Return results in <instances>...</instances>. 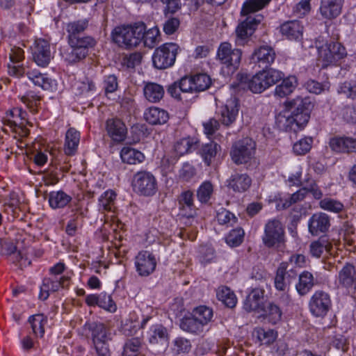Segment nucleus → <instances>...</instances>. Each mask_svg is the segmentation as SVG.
<instances>
[{"instance_id":"obj_1","label":"nucleus","mask_w":356,"mask_h":356,"mask_svg":"<svg viewBox=\"0 0 356 356\" xmlns=\"http://www.w3.org/2000/svg\"><path fill=\"white\" fill-rule=\"evenodd\" d=\"M271 0H246L241 8V15L247 16L236 29V42L243 44L244 41L250 37L263 20L261 15H251L266 7Z\"/></svg>"},{"instance_id":"obj_2","label":"nucleus","mask_w":356,"mask_h":356,"mask_svg":"<svg viewBox=\"0 0 356 356\" xmlns=\"http://www.w3.org/2000/svg\"><path fill=\"white\" fill-rule=\"evenodd\" d=\"M143 31V22L135 23L134 25H121L114 28L111 32V38L120 47L131 49L141 42Z\"/></svg>"},{"instance_id":"obj_3","label":"nucleus","mask_w":356,"mask_h":356,"mask_svg":"<svg viewBox=\"0 0 356 356\" xmlns=\"http://www.w3.org/2000/svg\"><path fill=\"white\" fill-rule=\"evenodd\" d=\"M312 106L308 97H297L288 102L287 107L291 111V115L287 117L286 121L291 129L296 131V129H301L307 124Z\"/></svg>"},{"instance_id":"obj_4","label":"nucleus","mask_w":356,"mask_h":356,"mask_svg":"<svg viewBox=\"0 0 356 356\" xmlns=\"http://www.w3.org/2000/svg\"><path fill=\"white\" fill-rule=\"evenodd\" d=\"M242 57L240 49L233 48L229 42H222L217 50L216 60L222 65V72L227 76L233 74L239 67Z\"/></svg>"},{"instance_id":"obj_5","label":"nucleus","mask_w":356,"mask_h":356,"mask_svg":"<svg viewBox=\"0 0 356 356\" xmlns=\"http://www.w3.org/2000/svg\"><path fill=\"white\" fill-rule=\"evenodd\" d=\"M262 241L267 248H279L285 241L284 227L276 219L269 220L264 226Z\"/></svg>"},{"instance_id":"obj_6","label":"nucleus","mask_w":356,"mask_h":356,"mask_svg":"<svg viewBox=\"0 0 356 356\" xmlns=\"http://www.w3.org/2000/svg\"><path fill=\"white\" fill-rule=\"evenodd\" d=\"M134 190L140 195L149 197L156 194L158 186L156 177L150 172H137L133 177Z\"/></svg>"},{"instance_id":"obj_7","label":"nucleus","mask_w":356,"mask_h":356,"mask_svg":"<svg viewBox=\"0 0 356 356\" xmlns=\"http://www.w3.org/2000/svg\"><path fill=\"white\" fill-rule=\"evenodd\" d=\"M318 57L324 63L323 67L334 64L343 58L346 55L345 47L339 42H332L320 45V42H316Z\"/></svg>"},{"instance_id":"obj_8","label":"nucleus","mask_w":356,"mask_h":356,"mask_svg":"<svg viewBox=\"0 0 356 356\" xmlns=\"http://www.w3.org/2000/svg\"><path fill=\"white\" fill-rule=\"evenodd\" d=\"M256 143L250 138H244L236 142L232 147L230 155L236 164L246 163L254 158Z\"/></svg>"},{"instance_id":"obj_9","label":"nucleus","mask_w":356,"mask_h":356,"mask_svg":"<svg viewBox=\"0 0 356 356\" xmlns=\"http://www.w3.org/2000/svg\"><path fill=\"white\" fill-rule=\"evenodd\" d=\"M178 49L179 47L175 43H165L156 49L152 56L154 66L163 70L173 65Z\"/></svg>"},{"instance_id":"obj_10","label":"nucleus","mask_w":356,"mask_h":356,"mask_svg":"<svg viewBox=\"0 0 356 356\" xmlns=\"http://www.w3.org/2000/svg\"><path fill=\"white\" fill-rule=\"evenodd\" d=\"M289 265L286 263H282L277 268L276 276L275 277V289L284 293L283 298L288 302L291 301V297L288 294L290 285L294 281L298 275V273L293 268L288 269Z\"/></svg>"},{"instance_id":"obj_11","label":"nucleus","mask_w":356,"mask_h":356,"mask_svg":"<svg viewBox=\"0 0 356 356\" xmlns=\"http://www.w3.org/2000/svg\"><path fill=\"white\" fill-rule=\"evenodd\" d=\"M332 306L330 295L323 291H316L311 297L309 311L316 317H324Z\"/></svg>"},{"instance_id":"obj_12","label":"nucleus","mask_w":356,"mask_h":356,"mask_svg":"<svg viewBox=\"0 0 356 356\" xmlns=\"http://www.w3.org/2000/svg\"><path fill=\"white\" fill-rule=\"evenodd\" d=\"M156 264L155 256L147 250L139 252L134 259L136 270L141 277L151 275L155 270Z\"/></svg>"},{"instance_id":"obj_13","label":"nucleus","mask_w":356,"mask_h":356,"mask_svg":"<svg viewBox=\"0 0 356 356\" xmlns=\"http://www.w3.org/2000/svg\"><path fill=\"white\" fill-rule=\"evenodd\" d=\"M339 288L344 289L349 293L356 291V267L350 264H346L339 271L337 277Z\"/></svg>"},{"instance_id":"obj_14","label":"nucleus","mask_w":356,"mask_h":356,"mask_svg":"<svg viewBox=\"0 0 356 356\" xmlns=\"http://www.w3.org/2000/svg\"><path fill=\"white\" fill-rule=\"evenodd\" d=\"M95 44L92 38L86 36L85 40L78 42L76 45L70 44V49L65 53V60L71 64L80 61L88 54V48L93 47Z\"/></svg>"},{"instance_id":"obj_15","label":"nucleus","mask_w":356,"mask_h":356,"mask_svg":"<svg viewBox=\"0 0 356 356\" xmlns=\"http://www.w3.org/2000/svg\"><path fill=\"white\" fill-rule=\"evenodd\" d=\"M70 278L67 276L49 277L44 278L40 287L39 298L43 300L47 299L50 292L58 291L60 288L69 285Z\"/></svg>"},{"instance_id":"obj_16","label":"nucleus","mask_w":356,"mask_h":356,"mask_svg":"<svg viewBox=\"0 0 356 356\" xmlns=\"http://www.w3.org/2000/svg\"><path fill=\"white\" fill-rule=\"evenodd\" d=\"M238 103L236 97H231L226 101V103L219 108L218 114L221 123L228 127L233 124L238 115Z\"/></svg>"},{"instance_id":"obj_17","label":"nucleus","mask_w":356,"mask_h":356,"mask_svg":"<svg viewBox=\"0 0 356 356\" xmlns=\"http://www.w3.org/2000/svg\"><path fill=\"white\" fill-rule=\"evenodd\" d=\"M33 57L35 63L40 67H46L52 58L49 43L43 39L35 40Z\"/></svg>"},{"instance_id":"obj_18","label":"nucleus","mask_w":356,"mask_h":356,"mask_svg":"<svg viewBox=\"0 0 356 356\" xmlns=\"http://www.w3.org/2000/svg\"><path fill=\"white\" fill-rule=\"evenodd\" d=\"M106 130L108 136L115 143H121L126 139L127 129L119 118H110L106 122Z\"/></svg>"},{"instance_id":"obj_19","label":"nucleus","mask_w":356,"mask_h":356,"mask_svg":"<svg viewBox=\"0 0 356 356\" xmlns=\"http://www.w3.org/2000/svg\"><path fill=\"white\" fill-rule=\"evenodd\" d=\"M330 227L329 216L322 212L313 214L308 222L309 232L313 236H318L326 232Z\"/></svg>"},{"instance_id":"obj_20","label":"nucleus","mask_w":356,"mask_h":356,"mask_svg":"<svg viewBox=\"0 0 356 356\" xmlns=\"http://www.w3.org/2000/svg\"><path fill=\"white\" fill-rule=\"evenodd\" d=\"M88 20L81 19L69 22L66 26L69 44L76 45L78 42H82L86 37H81L80 35L88 28Z\"/></svg>"},{"instance_id":"obj_21","label":"nucleus","mask_w":356,"mask_h":356,"mask_svg":"<svg viewBox=\"0 0 356 356\" xmlns=\"http://www.w3.org/2000/svg\"><path fill=\"white\" fill-rule=\"evenodd\" d=\"M10 63H8V73L10 75L21 76L25 73V69L20 64L24 58V51L19 47H13L9 54Z\"/></svg>"},{"instance_id":"obj_22","label":"nucleus","mask_w":356,"mask_h":356,"mask_svg":"<svg viewBox=\"0 0 356 356\" xmlns=\"http://www.w3.org/2000/svg\"><path fill=\"white\" fill-rule=\"evenodd\" d=\"M275 52L269 46H262L256 49L253 52L251 60L257 63L259 67L266 68L270 65L275 59Z\"/></svg>"},{"instance_id":"obj_23","label":"nucleus","mask_w":356,"mask_h":356,"mask_svg":"<svg viewBox=\"0 0 356 356\" xmlns=\"http://www.w3.org/2000/svg\"><path fill=\"white\" fill-rule=\"evenodd\" d=\"M180 329L187 333L195 336L204 335L208 330L202 325V323L189 313L184 316L179 321Z\"/></svg>"},{"instance_id":"obj_24","label":"nucleus","mask_w":356,"mask_h":356,"mask_svg":"<svg viewBox=\"0 0 356 356\" xmlns=\"http://www.w3.org/2000/svg\"><path fill=\"white\" fill-rule=\"evenodd\" d=\"M256 76L259 80L260 87L264 92L282 80L284 75L281 71L270 68L259 71Z\"/></svg>"},{"instance_id":"obj_25","label":"nucleus","mask_w":356,"mask_h":356,"mask_svg":"<svg viewBox=\"0 0 356 356\" xmlns=\"http://www.w3.org/2000/svg\"><path fill=\"white\" fill-rule=\"evenodd\" d=\"M330 147L337 153H355L356 138L351 137H334L330 139Z\"/></svg>"},{"instance_id":"obj_26","label":"nucleus","mask_w":356,"mask_h":356,"mask_svg":"<svg viewBox=\"0 0 356 356\" xmlns=\"http://www.w3.org/2000/svg\"><path fill=\"white\" fill-rule=\"evenodd\" d=\"M343 3L344 0H321L320 13L325 19L336 18L341 13Z\"/></svg>"},{"instance_id":"obj_27","label":"nucleus","mask_w":356,"mask_h":356,"mask_svg":"<svg viewBox=\"0 0 356 356\" xmlns=\"http://www.w3.org/2000/svg\"><path fill=\"white\" fill-rule=\"evenodd\" d=\"M280 32L287 39L297 40L302 38L303 26L298 20L288 21L280 26Z\"/></svg>"},{"instance_id":"obj_28","label":"nucleus","mask_w":356,"mask_h":356,"mask_svg":"<svg viewBox=\"0 0 356 356\" xmlns=\"http://www.w3.org/2000/svg\"><path fill=\"white\" fill-rule=\"evenodd\" d=\"M252 179L247 174L235 173L227 179V186L235 192L243 193L251 186Z\"/></svg>"},{"instance_id":"obj_29","label":"nucleus","mask_w":356,"mask_h":356,"mask_svg":"<svg viewBox=\"0 0 356 356\" xmlns=\"http://www.w3.org/2000/svg\"><path fill=\"white\" fill-rule=\"evenodd\" d=\"M163 87L154 82H144L143 95L145 98L151 103H157L163 97Z\"/></svg>"},{"instance_id":"obj_30","label":"nucleus","mask_w":356,"mask_h":356,"mask_svg":"<svg viewBox=\"0 0 356 356\" xmlns=\"http://www.w3.org/2000/svg\"><path fill=\"white\" fill-rule=\"evenodd\" d=\"M145 120L151 124H163L169 119L168 113L159 107L152 106L146 110L144 113Z\"/></svg>"},{"instance_id":"obj_31","label":"nucleus","mask_w":356,"mask_h":356,"mask_svg":"<svg viewBox=\"0 0 356 356\" xmlns=\"http://www.w3.org/2000/svg\"><path fill=\"white\" fill-rule=\"evenodd\" d=\"M264 290L254 289L247 296L244 302V309L248 312L259 311L263 302Z\"/></svg>"},{"instance_id":"obj_32","label":"nucleus","mask_w":356,"mask_h":356,"mask_svg":"<svg viewBox=\"0 0 356 356\" xmlns=\"http://www.w3.org/2000/svg\"><path fill=\"white\" fill-rule=\"evenodd\" d=\"M80 141V133L74 128H70L65 134L64 151L67 155H74Z\"/></svg>"},{"instance_id":"obj_33","label":"nucleus","mask_w":356,"mask_h":356,"mask_svg":"<svg viewBox=\"0 0 356 356\" xmlns=\"http://www.w3.org/2000/svg\"><path fill=\"white\" fill-rule=\"evenodd\" d=\"M315 284V279L312 273L305 270L299 275L298 282L296 284L297 292L300 296L307 294Z\"/></svg>"},{"instance_id":"obj_34","label":"nucleus","mask_w":356,"mask_h":356,"mask_svg":"<svg viewBox=\"0 0 356 356\" xmlns=\"http://www.w3.org/2000/svg\"><path fill=\"white\" fill-rule=\"evenodd\" d=\"M191 314L209 331V325L212 321L213 311L206 305H200L193 309Z\"/></svg>"},{"instance_id":"obj_35","label":"nucleus","mask_w":356,"mask_h":356,"mask_svg":"<svg viewBox=\"0 0 356 356\" xmlns=\"http://www.w3.org/2000/svg\"><path fill=\"white\" fill-rule=\"evenodd\" d=\"M72 90L76 95H93L96 86L92 79L86 76L76 81L72 86Z\"/></svg>"},{"instance_id":"obj_36","label":"nucleus","mask_w":356,"mask_h":356,"mask_svg":"<svg viewBox=\"0 0 356 356\" xmlns=\"http://www.w3.org/2000/svg\"><path fill=\"white\" fill-rule=\"evenodd\" d=\"M120 158L122 162L136 165L145 160V155L141 152L131 147H124L120 151Z\"/></svg>"},{"instance_id":"obj_37","label":"nucleus","mask_w":356,"mask_h":356,"mask_svg":"<svg viewBox=\"0 0 356 356\" xmlns=\"http://www.w3.org/2000/svg\"><path fill=\"white\" fill-rule=\"evenodd\" d=\"M26 75L35 86L40 87L45 90L52 89L53 81L47 74H42L37 70H32L28 71Z\"/></svg>"},{"instance_id":"obj_38","label":"nucleus","mask_w":356,"mask_h":356,"mask_svg":"<svg viewBox=\"0 0 356 356\" xmlns=\"http://www.w3.org/2000/svg\"><path fill=\"white\" fill-rule=\"evenodd\" d=\"M178 200L182 214L188 218L193 217L195 213L193 193L191 191H184L180 194Z\"/></svg>"},{"instance_id":"obj_39","label":"nucleus","mask_w":356,"mask_h":356,"mask_svg":"<svg viewBox=\"0 0 356 356\" xmlns=\"http://www.w3.org/2000/svg\"><path fill=\"white\" fill-rule=\"evenodd\" d=\"M264 318L271 324L276 325L282 320V311L281 308L272 302H267L262 308Z\"/></svg>"},{"instance_id":"obj_40","label":"nucleus","mask_w":356,"mask_h":356,"mask_svg":"<svg viewBox=\"0 0 356 356\" xmlns=\"http://www.w3.org/2000/svg\"><path fill=\"white\" fill-rule=\"evenodd\" d=\"M1 245L3 248L1 253L10 255L13 262H18L21 267L31 264V261L24 258L20 252H16V247L13 243L4 241Z\"/></svg>"},{"instance_id":"obj_41","label":"nucleus","mask_w":356,"mask_h":356,"mask_svg":"<svg viewBox=\"0 0 356 356\" xmlns=\"http://www.w3.org/2000/svg\"><path fill=\"white\" fill-rule=\"evenodd\" d=\"M72 200V197L63 191H51L48 195L49 206L54 209L65 207Z\"/></svg>"},{"instance_id":"obj_42","label":"nucleus","mask_w":356,"mask_h":356,"mask_svg":"<svg viewBox=\"0 0 356 356\" xmlns=\"http://www.w3.org/2000/svg\"><path fill=\"white\" fill-rule=\"evenodd\" d=\"M216 296L219 301L225 306L233 308L236 306L237 298L234 293L228 287L221 286L216 291Z\"/></svg>"},{"instance_id":"obj_43","label":"nucleus","mask_w":356,"mask_h":356,"mask_svg":"<svg viewBox=\"0 0 356 356\" xmlns=\"http://www.w3.org/2000/svg\"><path fill=\"white\" fill-rule=\"evenodd\" d=\"M33 334L36 337H42L44 334V326L47 323V317L43 314H37L29 318Z\"/></svg>"},{"instance_id":"obj_44","label":"nucleus","mask_w":356,"mask_h":356,"mask_svg":"<svg viewBox=\"0 0 356 356\" xmlns=\"http://www.w3.org/2000/svg\"><path fill=\"white\" fill-rule=\"evenodd\" d=\"M298 85L297 78L294 76H289L284 79L282 83L277 86L275 94L280 97L290 95Z\"/></svg>"},{"instance_id":"obj_45","label":"nucleus","mask_w":356,"mask_h":356,"mask_svg":"<svg viewBox=\"0 0 356 356\" xmlns=\"http://www.w3.org/2000/svg\"><path fill=\"white\" fill-rule=\"evenodd\" d=\"M304 189H299L293 194H287L280 197L277 204L280 209H287L293 204L302 201L305 198Z\"/></svg>"},{"instance_id":"obj_46","label":"nucleus","mask_w":356,"mask_h":356,"mask_svg":"<svg viewBox=\"0 0 356 356\" xmlns=\"http://www.w3.org/2000/svg\"><path fill=\"white\" fill-rule=\"evenodd\" d=\"M220 150V146L219 145L214 142H210L209 143L202 145L200 150V153L204 163L207 165H209L213 159L216 157L217 153Z\"/></svg>"},{"instance_id":"obj_47","label":"nucleus","mask_w":356,"mask_h":356,"mask_svg":"<svg viewBox=\"0 0 356 356\" xmlns=\"http://www.w3.org/2000/svg\"><path fill=\"white\" fill-rule=\"evenodd\" d=\"M197 140L194 138H184L179 140L175 146L177 154L184 155L191 152L197 148Z\"/></svg>"},{"instance_id":"obj_48","label":"nucleus","mask_w":356,"mask_h":356,"mask_svg":"<svg viewBox=\"0 0 356 356\" xmlns=\"http://www.w3.org/2000/svg\"><path fill=\"white\" fill-rule=\"evenodd\" d=\"M192 348L191 342L189 339L183 337H176L172 342V351L175 355L187 354Z\"/></svg>"},{"instance_id":"obj_49","label":"nucleus","mask_w":356,"mask_h":356,"mask_svg":"<svg viewBox=\"0 0 356 356\" xmlns=\"http://www.w3.org/2000/svg\"><path fill=\"white\" fill-rule=\"evenodd\" d=\"M332 248V244L325 237H321L318 241L311 243L310 252L312 256L318 258L324 251L330 252Z\"/></svg>"},{"instance_id":"obj_50","label":"nucleus","mask_w":356,"mask_h":356,"mask_svg":"<svg viewBox=\"0 0 356 356\" xmlns=\"http://www.w3.org/2000/svg\"><path fill=\"white\" fill-rule=\"evenodd\" d=\"M93 343L108 342L110 340L109 334L103 323H95L91 327Z\"/></svg>"},{"instance_id":"obj_51","label":"nucleus","mask_w":356,"mask_h":356,"mask_svg":"<svg viewBox=\"0 0 356 356\" xmlns=\"http://www.w3.org/2000/svg\"><path fill=\"white\" fill-rule=\"evenodd\" d=\"M213 193V184L209 181H205L197 188V197L201 203L207 204L209 202Z\"/></svg>"},{"instance_id":"obj_52","label":"nucleus","mask_w":356,"mask_h":356,"mask_svg":"<svg viewBox=\"0 0 356 356\" xmlns=\"http://www.w3.org/2000/svg\"><path fill=\"white\" fill-rule=\"evenodd\" d=\"M116 194L111 190L105 191L99 198V210L111 211L113 210Z\"/></svg>"},{"instance_id":"obj_53","label":"nucleus","mask_w":356,"mask_h":356,"mask_svg":"<svg viewBox=\"0 0 356 356\" xmlns=\"http://www.w3.org/2000/svg\"><path fill=\"white\" fill-rule=\"evenodd\" d=\"M178 83L181 94L184 97H188V101L197 93L195 88H194V83L191 76L182 77L178 81Z\"/></svg>"},{"instance_id":"obj_54","label":"nucleus","mask_w":356,"mask_h":356,"mask_svg":"<svg viewBox=\"0 0 356 356\" xmlns=\"http://www.w3.org/2000/svg\"><path fill=\"white\" fill-rule=\"evenodd\" d=\"M159 31L156 28H152L146 31V26L143 23V39L145 47L153 48L159 42Z\"/></svg>"},{"instance_id":"obj_55","label":"nucleus","mask_w":356,"mask_h":356,"mask_svg":"<svg viewBox=\"0 0 356 356\" xmlns=\"http://www.w3.org/2000/svg\"><path fill=\"white\" fill-rule=\"evenodd\" d=\"M245 232L241 227L234 229L229 232L225 238L226 243L230 247H238L243 241Z\"/></svg>"},{"instance_id":"obj_56","label":"nucleus","mask_w":356,"mask_h":356,"mask_svg":"<svg viewBox=\"0 0 356 356\" xmlns=\"http://www.w3.org/2000/svg\"><path fill=\"white\" fill-rule=\"evenodd\" d=\"M166 329L161 325H156L151 327L149 341L151 343H157L167 339Z\"/></svg>"},{"instance_id":"obj_57","label":"nucleus","mask_w":356,"mask_h":356,"mask_svg":"<svg viewBox=\"0 0 356 356\" xmlns=\"http://www.w3.org/2000/svg\"><path fill=\"white\" fill-rule=\"evenodd\" d=\"M191 77L197 92L208 89L211 84L210 76L206 74H198Z\"/></svg>"},{"instance_id":"obj_58","label":"nucleus","mask_w":356,"mask_h":356,"mask_svg":"<svg viewBox=\"0 0 356 356\" xmlns=\"http://www.w3.org/2000/svg\"><path fill=\"white\" fill-rule=\"evenodd\" d=\"M320 207L330 212L339 213L343 210V204L334 199L326 197L320 201Z\"/></svg>"},{"instance_id":"obj_59","label":"nucleus","mask_w":356,"mask_h":356,"mask_svg":"<svg viewBox=\"0 0 356 356\" xmlns=\"http://www.w3.org/2000/svg\"><path fill=\"white\" fill-rule=\"evenodd\" d=\"M258 339L264 344L273 343L277 337V331L273 329L265 330L259 327L257 330Z\"/></svg>"},{"instance_id":"obj_60","label":"nucleus","mask_w":356,"mask_h":356,"mask_svg":"<svg viewBox=\"0 0 356 356\" xmlns=\"http://www.w3.org/2000/svg\"><path fill=\"white\" fill-rule=\"evenodd\" d=\"M19 98L32 111H37L38 104L40 103V97L33 92H28L25 95H19Z\"/></svg>"},{"instance_id":"obj_61","label":"nucleus","mask_w":356,"mask_h":356,"mask_svg":"<svg viewBox=\"0 0 356 356\" xmlns=\"http://www.w3.org/2000/svg\"><path fill=\"white\" fill-rule=\"evenodd\" d=\"M306 89L311 93L319 95L330 89V83L328 82L320 83L315 80L310 79L305 83Z\"/></svg>"},{"instance_id":"obj_62","label":"nucleus","mask_w":356,"mask_h":356,"mask_svg":"<svg viewBox=\"0 0 356 356\" xmlns=\"http://www.w3.org/2000/svg\"><path fill=\"white\" fill-rule=\"evenodd\" d=\"M313 140L310 137H307L299 140L293 147V152L296 154L303 155L307 153L312 147Z\"/></svg>"},{"instance_id":"obj_63","label":"nucleus","mask_w":356,"mask_h":356,"mask_svg":"<svg viewBox=\"0 0 356 356\" xmlns=\"http://www.w3.org/2000/svg\"><path fill=\"white\" fill-rule=\"evenodd\" d=\"M259 81L256 74L252 76L245 75L241 78V83L253 93H261L263 92Z\"/></svg>"},{"instance_id":"obj_64","label":"nucleus","mask_w":356,"mask_h":356,"mask_svg":"<svg viewBox=\"0 0 356 356\" xmlns=\"http://www.w3.org/2000/svg\"><path fill=\"white\" fill-rule=\"evenodd\" d=\"M337 91L338 93L344 95L347 98L356 99V81L354 83L345 81L339 84Z\"/></svg>"}]
</instances>
